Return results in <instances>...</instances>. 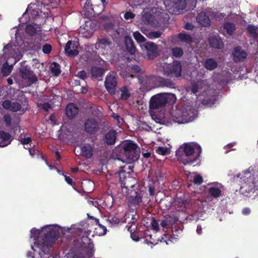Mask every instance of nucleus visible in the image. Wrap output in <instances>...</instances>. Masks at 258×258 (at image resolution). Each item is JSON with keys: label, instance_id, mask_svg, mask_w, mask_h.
I'll use <instances>...</instances> for the list:
<instances>
[{"label": "nucleus", "instance_id": "4be33fe9", "mask_svg": "<svg viewBox=\"0 0 258 258\" xmlns=\"http://www.w3.org/2000/svg\"><path fill=\"white\" fill-rule=\"evenodd\" d=\"M111 42L107 38H104L101 39L96 43L95 47L98 49H101L103 53H107L111 49Z\"/></svg>", "mask_w": 258, "mask_h": 258}, {"label": "nucleus", "instance_id": "e433bc0d", "mask_svg": "<svg viewBox=\"0 0 258 258\" xmlns=\"http://www.w3.org/2000/svg\"><path fill=\"white\" fill-rule=\"evenodd\" d=\"M142 32L146 35L147 37H148L149 39H153L155 38H158L161 37L162 35V33L159 31H151L148 32L145 30H143L142 28H141Z\"/></svg>", "mask_w": 258, "mask_h": 258}, {"label": "nucleus", "instance_id": "0eeeda50", "mask_svg": "<svg viewBox=\"0 0 258 258\" xmlns=\"http://www.w3.org/2000/svg\"><path fill=\"white\" fill-rule=\"evenodd\" d=\"M176 100L175 94L172 93H162L152 96L149 102L150 112L152 118L155 110L162 108L167 103L172 104Z\"/></svg>", "mask_w": 258, "mask_h": 258}, {"label": "nucleus", "instance_id": "f257e3e1", "mask_svg": "<svg viewBox=\"0 0 258 258\" xmlns=\"http://www.w3.org/2000/svg\"><path fill=\"white\" fill-rule=\"evenodd\" d=\"M81 230L76 224L71 227H61L58 224L47 225L41 229L32 228L30 231V242L32 251L27 252L32 258H60L51 253L52 246L60 234L65 235Z\"/></svg>", "mask_w": 258, "mask_h": 258}, {"label": "nucleus", "instance_id": "9b49d317", "mask_svg": "<svg viewBox=\"0 0 258 258\" xmlns=\"http://www.w3.org/2000/svg\"><path fill=\"white\" fill-rule=\"evenodd\" d=\"M124 155L126 157L127 162L137 160L139 158L137 146L131 141H126L122 144Z\"/></svg>", "mask_w": 258, "mask_h": 258}, {"label": "nucleus", "instance_id": "c85d7f7f", "mask_svg": "<svg viewBox=\"0 0 258 258\" xmlns=\"http://www.w3.org/2000/svg\"><path fill=\"white\" fill-rule=\"evenodd\" d=\"M209 43L211 47L215 48H221L224 45L223 42L217 35L211 37L209 38Z\"/></svg>", "mask_w": 258, "mask_h": 258}, {"label": "nucleus", "instance_id": "aec40b11", "mask_svg": "<svg viewBox=\"0 0 258 258\" xmlns=\"http://www.w3.org/2000/svg\"><path fill=\"white\" fill-rule=\"evenodd\" d=\"M116 85L117 81L115 75L113 73L107 75L105 81V86L110 94H115Z\"/></svg>", "mask_w": 258, "mask_h": 258}, {"label": "nucleus", "instance_id": "dca6fc26", "mask_svg": "<svg viewBox=\"0 0 258 258\" xmlns=\"http://www.w3.org/2000/svg\"><path fill=\"white\" fill-rule=\"evenodd\" d=\"M96 26V22L92 21H86L83 26L80 27L79 34L84 37L90 38L95 31Z\"/></svg>", "mask_w": 258, "mask_h": 258}, {"label": "nucleus", "instance_id": "4c0bfd02", "mask_svg": "<svg viewBox=\"0 0 258 258\" xmlns=\"http://www.w3.org/2000/svg\"><path fill=\"white\" fill-rule=\"evenodd\" d=\"M137 219V215L134 211H130L126 213L124 216L125 223H134Z\"/></svg>", "mask_w": 258, "mask_h": 258}, {"label": "nucleus", "instance_id": "a878e982", "mask_svg": "<svg viewBox=\"0 0 258 258\" xmlns=\"http://www.w3.org/2000/svg\"><path fill=\"white\" fill-rule=\"evenodd\" d=\"M14 63V59L10 57L9 59L7 58L5 63L2 67V73L4 76H8L12 71L13 66Z\"/></svg>", "mask_w": 258, "mask_h": 258}, {"label": "nucleus", "instance_id": "f704fd0d", "mask_svg": "<svg viewBox=\"0 0 258 258\" xmlns=\"http://www.w3.org/2000/svg\"><path fill=\"white\" fill-rule=\"evenodd\" d=\"M81 154L86 158H90L92 156L93 148L91 145L86 144L81 148Z\"/></svg>", "mask_w": 258, "mask_h": 258}, {"label": "nucleus", "instance_id": "de8ad7c7", "mask_svg": "<svg viewBox=\"0 0 258 258\" xmlns=\"http://www.w3.org/2000/svg\"><path fill=\"white\" fill-rule=\"evenodd\" d=\"M121 95L120 99L126 100L130 96V93L126 87H123L120 89Z\"/></svg>", "mask_w": 258, "mask_h": 258}, {"label": "nucleus", "instance_id": "412c9836", "mask_svg": "<svg viewBox=\"0 0 258 258\" xmlns=\"http://www.w3.org/2000/svg\"><path fill=\"white\" fill-rule=\"evenodd\" d=\"M85 131L89 134H94L99 130V124L94 118L87 119L84 124Z\"/></svg>", "mask_w": 258, "mask_h": 258}, {"label": "nucleus", "instance_id": "7ed1b4c3", "mask_svg": "<svg viewBox=\"0 0 258 258\" xmlns=\"http://www.w3.org/2000/svg\"><path fill=\"white\" fill-rule=\"evenodd\" d=\"M240 178L243 182L239 191L245 196H249L258 190V165H253L241 173L234 175L233 179Z\"/></svg>", "mask_w": 258, "mask_h": 258}, {"label": "nucleus", "instance_id": "a211bd4d", "mask_svg": "<svg viewBox=\"0 0 258 258\" xmlns=\"http://www.w3.org/2000/svg\"><path fill=\"white\" fill-rule=\"evenodd\" d=\"M129 194L131 196L128 202L131 206H140L143 202V197L145 193L136 189H132Z\"/></svg>", "mask_w": 258, "mask_h": 258}, {"label": "nucleus", "instance_id": "8fccbe9b", "mask_svg": "<svg viewBox=\"0 0 258 258\" xmlns=\"http://www.w3.org/2000/svg\"><path fill=\"white\" fill-rule=\"evenodd\" d=\"M20 119L19 118H16L13 120L11 125L10 126L14 130V133H16L17 131L19 130L20 131Z\"/></svg>", "mask_w": 258, "mask_h": 258}, {"label": "nucleus", "instance_id": "c9c22d12", "mask_svg": "<svg viewBox=\"0 0 258 258\" xmlns=\"http://www.w3.org/2000/svg\"><path fill=\"white\" fill-rule=\"evenodd\" d=\"M106 220L111 226H114L118 224L120 222L121 219L116 215L109 214L107 217Z\"/></svg>", "mask_w": 258, "mask_h": 258}, {"label": "nucleus", "instance_id": "1a4fd4ad", "mask_svg": "<svg viewBox=\"0 0 258 258\" xmlns=\"http://www.w3.org/2000/svg\"><path fill=\"white\" fill-rule=\"evenodd\" d=\"M182 205H184L185 212L191 207L190 217L189 218L190 220L198 221L204 220L205 218L206 213L204 210L202 201H197L190 204L189 202L185 201V203L183 202Z\"/></svg>", "mask_w": 258, "mask_h": 258}, {"label": "nucleus", "instance_id": "ddd939ff", "mask_svg": "<svg viewBox=\"0 0 258 258\" xmlns=\"http://www.w3.org/2000/svg\"><path fill=\"white\" fill-rule=\"evenodd\" d=\"M164 4L166 10L173 14H179L180 11L184 9L186 6L185 0H165Z\"/></svg>", "mask_w": 258, "mask_h": 258}, {"label": "nucleus", "instance_id": "603ef678", "mask_svg": "<svg viewBox=\"0 0 258 258\" xmlns=\"http://www.w3.org/2000/svg\"><path fill=\"white\" fill-rule=\"evenodd\" d=\"M26 32L30 35H33L36 32V28L32 25H28L25 29Z\"/></svg>", "mask_w": 258, "mask_h": 258}, {"label": "nucleus", "instance_id": "bb28decb", "mask_svg": "<svg viewBox=\"0 0 258 258\" xmlns=\"http://www.w3.org/2000/svg\"><path fill=\"white\" fill-rule=\"evenodd\" d=\"M179 39L182 42H184L186 44H190L192 42V38L190 35L185 33H179L177 35H175L172 37L171 41L174 43H176L178 41L176 39Z\"/></svg>", "mask_w": 258, "mask_h": 258}, {"label": "nucleus", "instance_id": "0e129e2a", "mask_svg": "<svg viewBox=\"0 0 258 258\" xmlns=\"http://www.w3.org/2000/svg\"><path fill=\"white\" fill-rule=\"evenodd\" d=\"M42 107L45 111H48V110L51 108V106L49 104L45 103L42 104Z\"/></svg>", "mask_w": 258, "mask_h": 258}, {"label": "nucleus", "instance_id": "f8f14e48", "mask_svg": "<svg viewBox=\"0 0 258 258\" xmlns=\"http://www.w3.org/2000/svg\"><path fill=\"white\" fill-rule=\"evenodd\" d=\"M207 191L212 200H217L222 197L225 190L224 186L219 182H212L207 184Z\"/></svg>", "mask_w": 258, "mask_h": 258}, {"label": "nucleus", "instance_id": "a19ab883", "mask_svg": "<svg viewBox=\"0 0 258 258\" xmlns=\"http://www.w3.org/2000/svg\"><path fill=\"white\" fill-rule=\"evenodd\" d=\"M205 68L209 70H213L217 67V62L213 58L207 59L204 62Z\"/></svg>", "mask_w": 258, "mask_h": 258}, {"label": "nucleus", "instance_id": "f3484780", "mask_svg": "<svg viewBox=\"0 0 258 258\" xmlns=\"http://www.w3.org/2000/svg\"><path fill=\"white\" fill-rule=\"evenodd\" d=\"M21 68L20 69V72L21 74L22 78L28 81V84H31L36 81V78L32 71L30 70V67L25 66V61L22 62Z\"/></svg>", "mask_w": 258, "mask_h": 258}, {"label": "nucleus", "instance_id": "49530a36", "mask_svg": "<svg viewBox=\"0 0 258 258\" xmlns=\"http://www.w3.org/2000/svg\"><path fill=\"white\" fill-rule=\"evenodd\" d=\"M133 36L138 43L145 42L146 40V39L139 31L134 32Z\"/></svg>", "mask_w": 258, "mask_h": 258}, {"label": "nucleus", "instance_id": "052dcab7", "mask_svg": "<svg viewBox=\"0 0 258 258\" xmlns=\"http://www.w3.org/2000/svg\"><path fill=\"white\" fill-rule=\"evenodd\" d=\"M77 76L83 80H85L86 77V73L84 71H81L78 73Z\"/></svg>", "mask_w": 258, "mask_h": 258}, {"label": "nucleus", "instance_id": "6e6d98bb", "mask_svg": "<svg viewBox=\"0 0 258 258\" xmlns=\"http://www.w3.org/2000/svg\"><path fill=\"white\" fill-rule=\"evenodd\" d=\"M152 228L157 232L159 229V225L157 221L155 219H152L151 222Z\"/></svg>", "mask_w": 258, "mask_h": 258}, {"label": "nucleus", "instance_id": "ea45409f", "mask_svg": "<svg viewBox=\"0 0 258 258\" xmlns=\"http://www.w3.org/2000/svg\"><path fill=\"white\" fill-rule=\"evenodd\" d=\"M145 47L148 52H151L156 55L157 53V46L152 42H147L145 43Z\"/></svg>", "mask_w": 258, "mask_h": 258}, {"label": "nucleus", "instance_id": "774afa93", "mask_svg": "<svg viewBox=\"0 0 258 258\" xmlns=\"http://www.w3.org/2000/svg\"><path fill=\"white\" fill-rule=\"evenodd\" d=\"M168 224V222L166 219L162 220L161 221V222L160 223L161 226L163 228L166 227Z\"/></svg>", "mask_w": 258, "mask_h": 258}, {"label": "nucleus", "instance_id": "f03ea898", "mask_svg": "<svg viewBox=\"0 0 258 258\" xmlns=\"http://www.w3.org/2000/svg\"><path fill=\"white\" fill-rule=\"evenodd\" d=\"M205 73L204 70L198 72L196 78L198 81L191 83L189 90L197 96L204 105L211 107L216 100V95L215 91L210 89L207 80H200L201 78H204Z\"/></svg>", "mask_w": 258, "mask_h": 258}, {"label": "nucleus", "instance_id": "72a5a7b5", "mask_svg": "<svg viewBox=\"0 0 258 258\" xmlns=\"http://www.w3.org/2000/svg\"><path fill=\"white\" fill-rule=\"evenodd\" d=\"M152 17L149 13H147L146 11H144L141 17V23L146 25H150L154 26V24L152 21Z\"/></svg>", "mask_w": 258, "mask_h": 258}, {"label": "nucleus", "instance_id": "4d7b16f0", "mask_svg": "<svg viewBox=\"0 0 258 258\" xmlns=\"http://www.w3.org/2000/svg\"><path fill=\"white\" fill-rule=\"evenodd\" d=\"M163 84L165 86L173 88H174V84L173 82L169 80H165L164 81Z\"/></svg>", "mask_w": 258, "mask_h": 258}, {"label": "nucleus", "instance_id": "b1692460", "mask_svg": "<svg viewBox=\"0 0 258 258\" xmlns=\"http://www.w3.org/2000/svg\"><path fill=\"white\" fill-rule=\"evenodd\" d=\"M13 139V138L9 133L0 131V147H5L10 145Z\"/></svg>", "mask_w": 258, "mask_h": 258}, {"label": "nucleus", "instance_id": "864d4df0", "mask_svg": "<svg viewBox=\"0 0 258 258\" xmlns=\"http://www.w3.org/2000/svg\"><path fill=\"white\" fill-rule=\"evenodd\" d=\"M52 50V47L50 44H45L43 46L42 51L45 54H49Z\"/></svg>", "mask_w": 258, "mask_h": 258}, {"label": "nucleus", "instance_id": "7c9ffc66", "mask_svg": "<svg viewBox=\"0 0 258 258\" xmlns=\"http://www.w3.org/2000/svg\"><path fill=\"white\" fill-rule=\"evenodd\" d=\"M117 133L114 130L109 131L105 136V141L108 145H113L116 139Z\"/></svg>", "mask_w": 258, "mask_h": 258}, {"label": "nucleus", "instance_id": "3c124183", "mask_svg": "<svg viewBox=\"0 0 258 258\" xmlns=\"http://www.w3.org/2000/svg\"><path fill=\"white\" fill-rule=\"evenodd\" d=\"M156 152L162 155H165L170 153L169 149L166 147H159L156 150Z\"/></svg>", "mask_w": 258, "mask_h": 258}, {"label": "nucleus", "instance_id": "a18cd8bd", "mask_svg": "<svg viewBox=\"0 0 258 258\" xmlns=\"http://www.w3.org/2000/svg\"><path fill=\"white\" fill-rule=\"evenodd\" d=\"M50 70L55 76H58L60 73V66L56 62H53L51 64Z\"/></svg>", "mask_w": 258, "mask_h": 258}, {"label": "nucleus", "instance_id": "2eb2a0df", "mask_svg": "<svg viewBox=\"0 0 258 258\" xmlns=\"http://www.w3.org/2000/svg\"><path fill=\"white\" fill-rule=\"evenodd\" d=\"M181 70V63L177 60L174 61L171 64H166L163 67V71L165 74L171 75L176 77H180Z\"/></svg>", "mask_w": 258, "mask_h": 258}, {"label": "nucleus", "instance_id": "338daca9", "mask_svg": "<svg viewBox=\"0 0 258 258\" xmlns=\"http://www.w3.org/2000/svg\"><path fill=\"white\" fill-rule=\"evenodd\" d=\"M29 152L30 155L33 157L36 153H38V151H37V152H36V150L33 148H29Z\"/></svg>", "mask_w": 258, "mask_h": 258}, {"label": "nucleus", "instance_id": "c756f323", "mask_svg": "<svg viewBox=\"0 0 258 258\" xmlns=\"http://www.w3.org/2000/svg\"><path fill=\"white\" fill-rule=\"evenodd\" d=\"M124 43L127 51L132 55L135 54L136 47L132 38L130 36H125L124 38Z\"/></svg>", "mask_w": 258, "mask_h": 258}, {"label": "nucleus", "instance_id": "13d9d810", "mask_svg": "<svg viewBox=\"0 0 258 258\" xmlns=\"http://www.w3.org/2000/svg\"><path fill=\"white\" fill-rule=\"evenodd\" d=\"M139 127L146 131H149L151 130V127L145 122H141L139 124Z\"/></svg>", "mask_w": 258, "mask_h": 258}, {"label": "nucleus", "instance_id": "20e7f679", "mask_svg": "<svg viewBox=\"0 0 258 258\" xmlns=\"http://www.w3.org/2000/svg\"><path fill=\"white\" fill-rule=\"evenodd\" d=\"M202 152L201 146L196 143H188L183 145L176 151V156L183 164H191L200 157Z\"/></svg>", "mask_w": 258, "mask_h": 258}, {"label": "nucleus", "instance_id": "4468645a", "mask_svg": "<svg viewBox=\"0 0 258 258\" xmlns=\"http://www.w3.org/2000/svg\"><path fill=\"white\" fill-rule=\"evenodd\" d=\"M213 18L217 20V14L213 12L211 9H208L205 12H202L199 14L197 17V20L202 26L207 27L210 25L211 20Z\"/></svg>", "mask_w": 258, "mask_h": 258}, {"label": "nucleus", "instance_id": "c03bdc74", "mask_svg": "<svg viewBox=\"0 0 258 258\" xmlns=\"http://www.w3.org/2000/svg\"><path fill=\"white\" fill-rule=\"evenodd\" d=\"M170 52L172 57H180L183 54V51L182 48L178 47H175L171 48Z\"/></svg>", "mask_w": 258, "mask_h": 258}, {"label": "nucleus", "instance_id": "79ce46f5", "mask_svg": "<svg viewBox=\"0 0 258 258\" xmlns=\"http://www.w3.org/2000/svg\"><path fill=\"white\" fill-rule=\"evenodd\" d=\"M95 220L96 224H97V227L95 228L96 233L99 236H103L105 235L107 232L106 227L99 223L98 219H95Z\"/></svg>", "mask_w": 258, "mask_h": 258}, {"label": "nucleus", "instance_id": "393cba45", "mask_svg": "<svg viewBox=\"0 0 258 258\" xmlns=\"http://www.w3.org/2000/svg\"><path fill=\"white\" fill-rule=\"evenodd\" d=\"M233 55L234 61L237 62L243 61L246 58L247 54L240 47H236L234 49Z\"/></svg>", "mask_w": 258, "mask_h": 258}, {"label": "nucleus", "instance_id": "9d476101", "mask_svg": "<svg viewBox=\"0 0 258 258\" xmlns=\"http://www.w3.org/2000/svg\"><path fill=\"white\" fill-rule=\"evenodd\" d=\"M106 0H87L84 6V15L87 16L98 15L104 9Z\"/></svg>", "mask_w": 258, "mask_h": 258}, {"label": "nucleus", "instance_id": "cd10ccee", "mask_svg": "<svg viewBox=\"0 0 258 258\" xmlns=\"http://www.w3.org/2000/svg\"><path fill=\"white\" fill-rule=\"evenodd\" d=\"M66 111L68 117L73 118L78 114L79 109L74 104L70 103L66 107Z\"/></svg>", "mask_w": 258, "mask_h": 258}, {"label": "nucleus", "instance_id": "5fc2aeb1", "mask_svg": "<svg viewBox=\"0 0 258 258\" xmlns=\"http://www.w3.org/2000/svg\"><path fill=\"white\" fill-rule=\"evenodd\" d=\"M4 121L7 126H10L12 123V119L10 115H5L4 117Z\"/></svg>", "mask_w": 258, "mask_h": 258}, {"label": "nucleus", "instance_id": "2f4dec72", "mask_svg": "<svg viewBox=\"0 0 258 258\" xmlns=\"http://www.w3.org/2000/svg\"><path fill=\"white\" fill-rule=\"evenodd\" d=\"M105 72V70L101 67H93L91 69V73L93 77L101 80Z\"/></svg>", "mask_w": 258, "mask_h": 258}, {"label": "nucleus", "instance_id": "09e8293b", "mask_svg": "<svg viewBox=\"0 0 258 258\" xmlns=\"http://www.w3.org/2000/svg\"><path fill=\"white\" fill-rule=\"evenodd\" d=\"M20 141L21 143L24 145H29V146L30 147H34V145L31 144L32 140L30 137H24L23 138L22 136H21L20 137Z\"/></svg>", "mask_w": 258, "mask_h": 258}, {"label": "nucleus", "instance_id": "680f3d73", "mask_svg": "<svg viewBox=\"0 0 258 258\" xmlns=\"http://www.w3.org/2000/svg\"><path fill=\"white\" fill-rule=\"evenodd\" d=\"M135 17V15L132 12H126L124 15V17L126 20L132 19Z\"/></svg>", "mask_w": 258, "mask_h": 258}, {"label": "nucleus", "instance_id": "5701e85b", "mask_svg": "<svg viewBox=\"0 0 258 258\" xmlns=\"http://www.w3.org/2000/svg\"><path fill=\"white\" fill-rule=\"evenodd\" d=\"M78 43L72 41H69L66 45L64 50L68 55L75 56L78 54Z\"/></svg>", "mask_w": 258, "mask_h": 258}, {"label": "nucleus", "instance_id": "37998d69", "mask_svg": "<svg viewBox=\"0 0 258 258\" xmlns=\"http://www.w3.org/2000/svg\"><path fill=\"white\" fill-rule=\"evenodd\" d=\"M224 28L226 31L227 33L231 36L232 35L235 30V25L230 22H226L224 25Z\"/></svg>", "mask_w": 258, "mask_h": 258}, {"label": "nucleus", "instance_id": "473e14b6", "mask_svg": "<svg viewBox=\"0 0 258 258\" xmlns=\"http://www.w3.org/2000/svg\"><path fill=\"white\" fill-rule=\"evenodd\" d=\"M246 31L249 37L252 38L258 37V27L257 26L252 24L248 25Z\"/></svg>", "mask_w": 258, "mask_h": 258}, {"label": "nucleus", "instance_id": "6ab92c4d", "mask_svg": "<svg viewBox=\"0 0 258 258\" xmlns=\"http://www.w3.org/2000/svg\"><path fill=\"white\" fill-rule=\"evenodd\" d=\"M2 106L7 110L13 112L20 111L23 113L26 110V107H22L21 104L14 101L6 100L3 102Z\"/></svg>", "mask_w": 258, "mask_h": 258}, {"label": "nucleus", "instance_id": "58836bf2", "mask_svg": "<svg viewBox=\"0 0 258 258\" xmlns=\"http://www.w3.org/2000/svg\"><path fill=\"white\" fill-rule=\"evenodd\" d=\"M189 178L191 181H192L195 184L197 185H200L203 182V177L197 173H191Z\"/></svg>", "mask_w": 258, "mask_h": 258}, {"label": "nucleus", "instance_id": "e2e57ef3", "mask_svg": "<svg viewBox=\"0 0 258 258\" xmlns=\"http://www.w3.org/2000/svg\"><path fill=\"white\" fill-rule=\"evenodd\" d=\"M132 71L134 73H140L141 69L138 66H134L132 67Z\"/></svg>", "mask_w": 258, "mask_h": 258}, {"label": "nucleus", "instance_id": "bf43d9fd", "mask_svg": "<svg viewBox=\"0 0 258 258\" xmlns=\"http://www.w3.org/2000/svg\"><path fill=\"white\" fill-rule=\"evenodd\" d=\"M104 203L103 200L101 199L97 200V201H94V203H93V206L99 209V207L101 206Z\"/></svg>", "mask_w": 258, "mask_h": 258}, {"label": "nucleus", "instance_id": "6e6552de", "mask_svg": "<svg viewBox=\"0 0 258 258\" xmlns=\"http://www.w3.org/2000/svg\"><path fill=\"white\" fill-rule=\"evenodd\" d=\"M116 178H119L121 188V192L123 195H128L132 189L130 188H136L138 186L136 179L130 176L128 173L124 171H120L115 174Z\"/></svg>", "mask_w": 258, "mask_h": 258}, {"label": "nucleus", "instance_id": "69168bd1", "mask_svg": "<svg viewBox=\"0 0 258 258\" xmlns=\"http://www.w3.org/2000/svg\"><path fill=\"white\" fill-rule=\"evenodd\" d=\"M242 213L244 215H249L250 213V210L248 208H245L243 209Z\"/></svg>", "mask_w": 258, "mask_h": 258}, {"label": "nucleus", "instance_id": "39448f33", "mask_svg": "<svg viewBox=\"0 0 258 258\" xmlns=\"http://www.w3.org/2000/svg\"><path fill=\"white\" fill-rule=\"evenodd\" d=\"M19 37L18 33H16V40L17 44L10 43L4 46L3 49V55L0 56V69L2 66L5 63L7 58L9 59L10 57L14 59V63H16L22 57V50L24 47L23 46V41L20 40L18 42Z\"/></svg>", "mask_w": 258, "mask_h": 258}, {"label": "nucleus", "instance_id": "423d86ee", "mask_svg": "<svg viewBox=\"0 0 258 258\" xmlns=\"http://www.w3.org/2000/svg\"><path fill=\"white\" fill-rule=\"evenodd\" d=\"M198 116V111L192 104H188L181 108L177 107L172 112V119L178 124L192 121Z\"/></svg>", "mask_w": 258, "mask_h": 258}]
</instances>
